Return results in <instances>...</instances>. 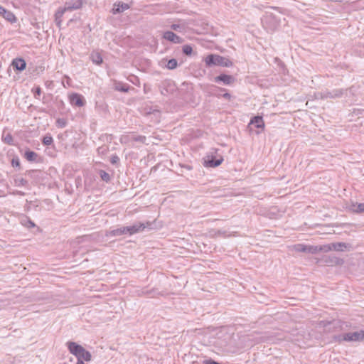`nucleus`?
<instances>
[{
	"instance_id": "f257e3e1",
	"label": "nucleus",
	"mask_w": 364,
	"mask_h": 364,
	"mask_svg": "<svg viewBox=\"0 0 364 364\" xmlns=\"http://www.w3.org/2000/svg\"><path fill=\"white\" fill-rule=\"evenodd\" d=\"M67 346L70 353L74 355L77 360L82 361L91 360V353L86 350L82 346L72 341L68 342Z\"/></svg>"
},
{
	"instance_id": "f03ea898",
	"label": "nucleus",
	"mask_w": 364,
	"mask_h": 364,
	"mask_svg": "<svg viewBox=\"0 0 364 364\" xmlns=\"http://www.w3.org/2000/svg\"><path fill=\"white\" fill-rule=\"evenodd\" d=\"M204 60L207 67L219 65L229 68L232 65V63L228 58L216 54L207 55Z\"/></svg>"
},
{
	"instance_id": "7ed1b4c3",
	"label": "nucleus",
	"mask_w": 364,
	"mask_h": 364,
	"mask_svg": "<svg viewBox=\"0 0 364 364\" xmlns=\"http://www.w3.org/2000/svg\"><path fill=\"white\" fill-rule=\"evenodd\" d=\"M348 91L351 94L354 95V87L352 86L348 90H343V89H335L332 91H324L318 92L316 94V97L320 99H327V98H339L343 95H348Z\"/></svg>"
},
{
	"instance_id": "20e7f679",
	"label": "nucleus",
	"mask_w": 364,
	"mask_h": 364,
	"mask_svg": "<svg viewBox=\"0 0 364 364\" xmlns=\"http://www.w3.org/2000/svg\"><path fill=\"white\" fill-rule=\"evenodd\" d=\"M360 336L359 331L349 332L334 336V340L338 343L346 342H360Z\"/></svg>"
},
{
	"instance_id": "39448f33",
	"label": "nucleus",
	"mask_w": 364,
	"mask_h": 364,
	"mask_svg": "<svg viewBox=\"0 0 364 364\" xmlns=\"http://www.w3.org/2000/svg\"><path fill=\"white\" fill-rule=\"evenodd\" d=\"M151 225V224L149 222H147L146 223H141V222L136 223L133 224L132 225L127 226V228L129 229L128 233L129 235H134L135 233H138L139 232L143 231L146 228H150Z\"/></svg>"
},
{
	"instance_id": "423d86ee",
	"label": "nucleus",
	"mask_w": 364,
	"mask_h": 364,
	"mask_svg": "<svg viewBox=\"0 0 364 364\" xmlns=\"http://www.w3.org/2000/svg\"><path fill=\"white\" fill-rule=\"evenodd\" d=\"M82 0H70L65 2V6L63 7L64 11H69L73 10H77L82 7Z\"/></svg>"
},
{
	"instance_id": "0eeeda50",
	"label": "nucleus",
	"mask_w": 364,
	"mask_h": 364,
	"mask_svg": "<svg viewBox=\"0 0 364 364\" xmlns=\"http://www.w3.org/2000/svg\"><path fill=\"white\" fill-rule=\"evenodd\" d=\"M129 229L127 226L120 227L114 230H111L106 232L105 235L107 237H116L122 235H129Z\"/></svg>"
},
{
	"instance_id": "6e6552de",
	"label": "nucleus",
	"mask_w": 364,
	"mask_h": 364,
	"mask_svg": "<svg viewBox=\"0 0 364 364\" xmlns=\"http://www.w3.org/2000/svg\"><path fill=\"white\" fill-rule=\"evenodd\" d=\"M70 102L72 105L77 107H82L85 105V101L83 96L77 93H73L69 97Z\"/></svg>"
},
{
	"instance_id": "1a4fd4ad",
	"label": "nucleus",
	"mask_w": 364,
	"mask_h": 364,
	"mask_svg": "<svg viewBox=\"0 0 364 364\" xmlns=\"http://www.w3.org/2000/svg\"><path fill=\"white\" fill-rule=\"evenodd\" d=\"M163 37L164 39L172 42L173 43H182L183 40L180 36H177L172 31H166L164 33Z\"/></svg>"
},
{
	"instance_id": "9d476101",
	"label": "nucleus",
	"mask_w": 364,
	"mask_h": 364,
	"mask_svg": "<svg viewBox=\"0 0 364 364\" xmlns=\"http://www.w3.org/2000/svg\"><path fill=\"white\" fill-rule=\"evenodd\" d=\"M0 16H3L6 20L10 23H14L16 21V18L14 14L6 10L4 7L0 5Z\"/></svg>"
},
{
	"instance_id": "9b49d317",
	"label": "nucleus",
	"mask_w": 364,
	"mask_h": 364,
	"mask_svg": "<svg viewBox=\"0 0 364 364\" xmlns=\"http://www.w3.org/2000/svg\"><path fill=\"white\" fill-rule=\"evenodd\" d=\"M235 81V77L232 75L221 74L215 77V82H223L224 85H231Z\"/></svg>"
},
{
	"instance_id": "f8f14e48",
	"label": "nucleus",
	"mask_w": 364,
	"mask_h": 364,
	"mask_svg": "<svg viewBox=\"0 0 364 364\" xmlns=\"http://www.w3.org/2000/svg\"><path fill=\"white\" fill-rule=\"evenodd\" d=\"M251 125H253L255 127L263 130L264 128V122L263 120L262 117L255 116V117H252L249 124V126H251Z\"/></svg>"
},
{
	"instance_id": "ddd939ff",
	"label": "nucleus",
	"mask_w": 364,
	"mask_h": 364,
	"mask_svg": "<svg viewBox=\"0 0 364 364\" xmlns=\"http://www.w3.org/2000/svg\"><path fill=\"white\" fill-rule=\"evenodd\" d=\"M128 9H129L128 4L123 2L115 3L113 6L112 13L114 14H119L127 10Z\"/></svg>"
},
{
	"instance_id": "4468645a",
	"label": "nucleus",
	"mask_w": 364,
	"mask_h": 364,
	"mask_svg": "<svg viewBox=\"0 0 364 364\" xmlns=\"http://www.w3.org/2000/svg\"><path fill=\"white\" fill-rule=\"evenodd\" d=\"M13 67L18 71H23L26 67V61L22 58H16L12 61Z\"/></svg>"
},
{
	"instance_id": "2eb2a0df",
	"label": "nucleus",
	"mask_w": 364,
	"mask_h": 364,
	"mask_svg": "<svg viewBox=\"0 0 364 364\" xmlns=\"http://www.w3.org/2000/svg\"><path fill=\"white\" fill-rule=\"evenodd\" d=\"M223 161V159L222 157L218 159H215L213 157H212L211 159H208L207 160H205V164L206 166L208 167H217L222 164Z\"/></svg>"
},
{
	"instance_id": "dca6fc26",
	"label": "nucleus",
	"mask_w": 364,
	"mask_h": 364,
	"mask_svg": "<svg viewBox=\"0 0 364 364\" xmlns=\"http://www.w3.org/2000/svg\"><path fill=\"white\" fill-rule=\"evenodd\" d=\"M90 59L93 63L98 65L103 62L102 57L99 52H92L90 55Z\"/></svg>"
},
{
	"instance_id": "f3484780",
	"label": "nucleus",
	"mask_w": 364,
	"mask_h": 364,
	"mask_svg": "<svg viewBox=\"0 0 364 364\" xmlns=\"http://www.w3.org/2000/svg\"><path fill=\"white\" fill-rule=\"evenodd\" d=\"M65 12H66V11H64L63 8H62V9H59L55 14V21L56 23V25L58 27H60L61 22H62V17H63V14H65Z\"/></svg>"
},
{
	"instance_id": "a211bd4d",
	"label": "nucleus",
	"mask_w": 364,
	"mask_h": 364,
	"mask_svg": "<svg viewBox=\"0 0 364 364\" xmlns=\"http://www.w3.org/2000/svg\"><path fill=\"white\" fill-rule=\"evenodd\" d=\"M24 156L28 161H36L38 154L33 151L27 150L24 154Z\"/></svg>"
},
{
	"instance_id": "6ab92c4d",
	"label": "nucleus",
	"mask_w": 364,
	"mask_h": 364,
	"mask_svg": "<svg viewBox=\"0 0 364 364\" xmlns=\"http://www.w3.org/2000/svg\"><path fill=\"white\" fill-rule=\"evenodd\" d=\"M350 210L356 213H364V203L353 204L350 207Z\"/></svg>"
},
{
	"instance_id": "aec40b11",
	"label": "nucleus",
	"mask_w": 364,
	"mask_h": 364,
	"mask_svg": "<svg viewBox=\"0 0 364 364\" xmlns=\"http://www.w3.org/2000/svg\"><path fill=\"white\" fill-rule=\"evenodd\" d=\"M333 250L343 251L347 247V244L345 242L332 243Z\"/></svg>"
},
{
	"instance_id": "412c9836",
	"label": "nucleus",
	"mask_w": 364,
	"mask_h": 364,
	"mask_svg": "<svg viewBox=\"0 0 364 364\" xmlns=\"http://www.w3.org/2000/svg\"><path fill=\"white\" fill-rule=\"evenodd\" d=\"M115 90L122 92H127L129 90V86L128 85L118 83L115 86Z\"/></svg>"
},
{
	"instance_id": "4be33fe9",
	"label": "nucleus",
	"mask_w": 364,
	"mask_h": 364,
	"mask_svg": "<svg viewBox=\"0 0 364 364\" xmlns=\"http://www.w3.org/2000/svg\"><path fill=\"white\" fill-rule=\"evenodd\" d=\"M177 65H178L177 60L174 58H172L168 61V63L166 64V68L169 70H173L177 67Z\"/></svg>"
},
{
	"instance_id": "5701e85b",
	"label": "nucleus",
	"mask_w": 364,
	"mask_h": 364,
	"mask_svg": "<svg viewBox=\"0 0 364 364\" xmlns=\"http://www.w3.org/2000/svg\"><path fill=\"white\" fill-rule=\"evenodd\" d=\"M318 252H328L329 251L333 250L332 243L321 245V246H318Z\"/></svg>"
},
{
	"instance_id": "b1692460",
	"label": "nucleus",
	"mask_w": 364,
	"mask_h": 364,
	"mask_svg": "<svg viewBox=\"0 0 364 364\" xmlns=\"http://www.w3.org/2000/svg\"><path fill=\"white\" fill-rule=\"evenodd\" d=\"M294 250L298 252H306V245L304 244H296L294 246Z\"/></svg>"
},
{
	"instance_id": "393cba45",
	"label": "nucleus",
	"mask_w": 364,
	"mask_h": 364,
	"mask_svg": "<svg viewBox=\"0 0 364 364\" xmlns=\"http://www.w3.org/2000/svg\"><path fill=\"white\" fill-rule=\"evenodd\" d=\"M306 253L316 254L318 252V246L306 245Z\"/></svg>"
},
{
	"instance_id": "a878e982",
	"label": "nucleus",
	"mask_w": 364,
	"mask_h": 364,
	"mask_svg": "<svg viewBox=\"0 0 364 364\" xmlns=\"http://www.w3.org/2000/svg\"><path fill=\"white\" fill-rule=\"evenodd\" d=\"M67 125V121L66 119L63 118H58L56 120V126L58 128H64Z\"/></svg>"
},
{
	"instance_id": "bb28decb",
	"label": "nucleus",
	"mask_w": 364,
	"mask_h": 364,
	"mask_svg": "<svg viewBox=\"0 0 364 364\" xmlns=\"http://www.w3.org/2000/svg\"><path fill=\"white\" fill-rule=\"evenodd\" d=\"M21 223L23 225H25V226H26L28 228H33V227H35L34 223L33 221H31L30 219L27 218H25V219H23L21 220Z\"/></svg>"
},
{
	"instance_id": "cd10ccee",
	"label": "nucleus",
	"mask_w": 364,
	"mask_h": 364,
	"mask_svg": "<svg viewBox=\"0 0 364 364\" xmlns=\"http://www.w3.org/2000/svg\"><path fill=\"white\" fill-rule=\"evenodd\" d=\"M53 140L50 135H46L43 138V144L46 146H49L53 143Z\"/></svg>"
},
{
	"instance_id": "c85d7f7f",
	"label": "nucleus",
	"mask_w": 364,
	"mask_h": 364,
	"mask_svg": "<svg viewBox=\"0 0 364 364\" xmlns=\"http://www.w3.org/2000/svg\"><path fill=\"white\" fill-rule=\"evenodd\" d=\"M100 175L101 178L106 182H107L110 180L109 174L108 173H107L105 171L101 170L100 171Z\"/></svg>"
},
{
	"instance_id": "c756f323",
	"label": "nucleus",
	"mask_w": 364,
	"mask_h": 364,
	"mask_svg": "<svg viewBox=\"0 0 364 364\" xmlns=\"http://www.w3.org/2000/svg\"><path fill=\"white\" fill-rule=\"evenodd\" d=\"M192 52H193V48L191 46L185 45L183 46V53L185 55H191Z\"/></svg>"
},
{
	"instance_id": "7c9ffc66",
	"label": "nucleus",
	"mask_w": 364,
	"mask_h": 364,
	"mask_svg": "<svg viewBox=\"0 0 364 364\" xmlns=\"http://www.w3.org/2000/svg\"><path fill=\"white\" fill-rule=\"evenodd\" d=\"M3 140L5 143L12 145L13 144V136L10 134H7L6 135L3 136Z\"/></svg>"
},
{
	"instance_id": "2f4dec72",
	"label": "nucleus",
	"mask_w": 364,
	"mask_h": 364,
	"mask_svg": "<svg viewBox=\"0 0 364 364\" xmlns=\"http://www.w3.org/2000/svg\"><path fill=\"white\" fill-rule=\"evenodd\" d=\"M133 140L135 141H139L141 143H144L146 141V137L144 136H138L133 138Z\"/></svg>"
},
{
	"instance_id": "473e14b6",
	"label": "nucleus",
	"mask_w": 364,
	"mask_h": 364,
	"mask_svg": "<svg viewBox=\"0 0 364 364\" xmlns=\"http://www.w3.org/2000/svg\"><path fill=\"white\" fill-rule=\"evenodd\" d=\"M119 158L117 155L112 156V157L110 159L111 164H116L119 163Z\"/></svg>"
},
{
	"instance_id": "72a5a7b5",
	"label": "nucleus",
	"mask_w": 364,
	"mask_h": 364,
	"mask_svg": "<svg viewBox=\"0 0 364 364\" xmlns=\"http://www.w3.org/2000/svg\"><path fill=\"white\" fill-rule=\"evenodd\" d=\"M171 28L176 31H180L182 28V26L180 24L173 23L171 25Z\"/></svg>"
},
{
	"instance_id": "f704fd0d",
	"label": "nucleus",
	"mask_w": 364,
	"mask_h": 364,
	"mask_svg": "<svg viewBox=\"0 0 364 364\" xmlns=\"http://www.w3.org/2000/svg\"><path fill=\"white\" fill-rule=\"evenodd\" d=\"M16 181V183L18 182V186H26L28 183V181L24 178H20L19 180Z\"/></svg>"
},
{
	"instance_id": "c9c22d12",
	"label": "nucleus",
	"mask_w": 364,
	"mask_h": 364,
	"mask_svg": "<svg viewBox=\"0 0 364 364\" xmlns=\"http://www.w3.org/2000/svg\"><path fill=\"white\" fill-rule=\"evenodd\" d=\"M41 94V87H36V90H35V92H34V97L36 98H39Z\"/></svg>"
},
{
	"instance_id": "e433bc0d",
	"label": "nucleus",
	"mask_w": 364,
	"mask_h": 364,
	"mask_svg": "<svg viewBox=\"0 0 364 364\" xmlns=\"http://www.w3.org/2000/svg\"><path fill=\"white\" fill-rule=\"evenodd\" d=\"M142 293L144 294L151 295V296H155V290L154 289L150 291H143Z\"/></svg>"
},
{
	"instance_id": "4c0bfd02",
	"label": "nucleus",
	"mask_w": 364,
	"mask_h": 364,
	"mask_svg": "<svg viewBox=\"0 0 364 364\" xmlns=\"http://www.w3.org/2000/svg\"><path fill=\"white\" fill-rule=\"evenodd\" d=\"M215 235L216 236H223V237H227V234H226V232L224 231V230H218L215 233Z\"/></svg>"
},
{
	"instance_id": "58836bf2",
	"label": "nucleus",
	"mask_w": 364,
	"mask_h": 364,
	"mask_svg": "<svg viewBox=\"0 0 364 364\" xmlns=\"http://www.w3.org/2000/svg\"><path fill=\"white\" fill-rule=\"evenodd\" d=\"M204 364H220L219 363L211 359L204 360Z\"/></svg>"
},
{
	"instance_id": "ea45409f",
	"label": "nucleus",
	"mask_w": 364,
	"mask_h": 364,
	"mask_svg": "<svg viewBox=\"0 0 364 364\" xmlns=\"http://www.w3.org/2000/svg\"><path fill=\"white\" fill-rule=\"evenodd\" d=\"M20 165V162L18 160L15 161L14 159L12 160V166H18Z\"/></svg>"
},
{
	"instance_id": "a19ab883",
	"label": "nucleus",
	"mask_w": 364,
	"mask_h": 364,
	"mask_svg": "<svg viewBox=\"0 0 364 364\" xmlns=\"http://www.w3.org/2000/svg\"><path fill=\"white\" fill-rule=\"evenodd\" d=\"M360 341H364V331H360Z\"/></svg>"
},
{
	"instance_id": "79ce46f5",
	"label": "nucleus",
	"mask_w": 364,
	"mask_h": 364,
	"mask_svg": "<svg viewBox=\"0 0 364 364\" xmlns=\"http://www.w3.org/2000/svg\"><path fill=\"white\" fill-rule=\"evenodd\" d=\"M223 97L224 98H225V99H228V100H229V99L231 97V95H230V94H229V93L226 92V93H225V94L223 95Z\"/></svg>"
},
{
	"instance_id": "37998d69",
	"label": "nucleus",
	"mask_w": 364,
	"mask_h": 364,
	"mask_svg": "<svg viewBox=\"0 0 364 364\" xmlns=\"http://www.w3.org/2000/svg\"><path fill=\"white\" fill-rule=\"evenodd\" d=\"M77 364H85V363H84V361H82L81 360H77Z\"/></svg>"
},
{
	"instance_id": "c03bdc74",
	"label": "nucleus",
	"mask_w": 364,
	"mask_h": 364,
	"mask_svg": "<svg viewBox=\"0 0 364 364\" xmlns=\"http://www.w3.org/2000/svg\"><path fill=\"white\" fill-rule=\"evenodd\" d=\"M127 138V136H123L121 138V141L122 142L124 139H125Z\"/></svg>"
}]
</instances>
